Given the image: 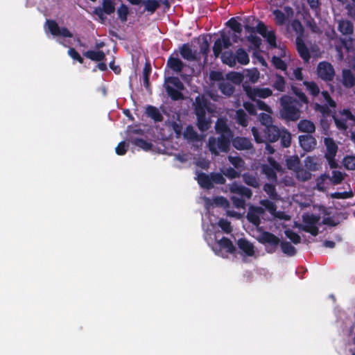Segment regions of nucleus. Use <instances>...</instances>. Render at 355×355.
I'll list each match as a JSON object with an SVG mask.
<instances>
[{
	"label": "nucleus",
	"instance_id": "obj_14",
	"mask_svg": "<svg viewBox=\"0 0 355 355\" xmlns=\"http://www.w3.org/2000/svg\"><path fill=\"white\" fill-rule=\"evenodd\" d=\"M299 142L301 147L306 152H310L315 149L317 145V141L314 137L310 134L299 136Z\"/></svg>",
	"mask_w": 355,
	"mask_h": 355
},
{
	"label": "nucleus",
	"instance_id": "obj_24",
	"mask_svg": "<svg viewBox=\"0 0 355 355\" xmlns=\"http://www.w3.org/2000/svg\"><path fill=\"white\" fill-rule=\"evenodd\" d=\"M180 54L184 60L193 61L196 59L195 53L193 52L191 46L188 43L183 44L180 48Z\"/></svg>",
	"mask_w": 355,
	"mask_h": 355
},
{
	"label": "nucleus",
	"instance_id": "obj_1",
	"mask_svg": "<svg viewBox=\"0 0 355 355\" xmlns=\"http://www.w3.org/2000/svg\"><path fill=\"white\" fill-rule=\"evenodd\" d=\"M279 114L282 119L286 121H297L301 116L300 109L302 104L293 97L283 95L279 98Z\"/></svg>",
	"mask_w": 355,
	"mask_h": 355
},
{
	"label": "nucleus",
	"instance_id": "obj_63",
	"mask_svg": "<svg viewBox=\"0 0 355 355\" xmlns=\"http://www.w3.org/2000/svg\"><path fill=\"white\" fill-rule=\"evenodd\" d=\"M218 224L225 233L229 234L232 231L230 222L226 219H220Z\"/></svg>",
	"mask_w": 355,
	"mask_h": 355
},
{
	"label": "nucleus",
	"instance_id": "obj_27",
	"mask_svg": "<svg viewBox=\"0 0 355 355\" xmlns=\"http://www.w3.org/2000/svg\"><path fill=\"white\" fill-rule=\"evenodd\" d=\"M235 60L242 65H246L250 62V58L248 53L243 48H239L236 51Z\"/></svg>",
	"mask_w": 355,
	"mask_h": 355
},
{
	"label": "nucleus",
	"instance_id": "obj_42",
	"mask_svg": "<svg viewBox=\"0 0 355 355\" xmlns=\"http://www.w3.org/2000/svg\"><path fill=\"white\" fill-rule=\"evenodd\" d=\"M236 119L237 123L243 127L248 125V121L245 111L240 109L236 112Z\"/></svg>",
	"mask_w": 355,
	"mask_h": 355
},
{
	"label": "nucleus",
	"instance_id": "obj_62",
	"mask_svg": "<svg viewBox=\"0 0 355 355\" xmlns=\"http://www.w3.org/2000/svg\"><path fill=\"white\" fill-rule=\"evenodd\" d=\"M301 228L303 231L310 233L313 236H316L319 234V229L316 225H303Z\"/></svg>",
	"mask_w": 355,
	"mask_h": 355
},
{
	"label": "nucleus",
	"instance_id": "obj_48",
	"mask_svg": "<svg viewBox=\"0 0 355 355\" xmlns=\"http://www.w3.org/2000/svg\"><path fill=\"white\" fill-rule=\"evenodd\" d=\"M102 10L107 15H111L114 12L115 7L112 0H103Z\"/></svg>",
	"mask_w": 355,
	"mask_h": 355
},
{
	"label": "nucleus",
	"instance_id": "obj_25",
	"mask_svg": "<svg viewBox=\"0 0 355 355\" xmlns=\"http://www.w3.org/2000/svg\"><path fill=\"white\" fill-rule=\"evenodd\" d=\"M217 243L220 249L225 250V251L230 254H234L236 251V248L232 241L225 236L217 241Z\"/></svg>",
	"mask_w": 355,
	"mask_h": 355
},
{
	"label": "nucleus",
	"instance_id": "obj_35",
	"mask_svg": "<svg viewBox=\"0 0 355 355\" xmlns=\"http://www.w3.org/2000/svg\"><path fill=\"white\" fill-rule=\"evenodd\" d=\"M272 87L275 89H277L279 92H284L286 87V81L282 75L276 73L275 80L272 84Z\"/></svg>",
	"mask_w": 355,
	"mask_h": 355
},
{
	"label": "nucleus",
	"instance_id": "obj_46",
	"mask_svg": "<svg viewBox=\"0 0 355 355\" xmlns=\"http://www.w3.org/2000/svg\"><path fill=\"white\" fill-rule=\"evenodd\" d=\"M291 89L293 94L298 97L300 102L304 104L309 103V99L305 95V94L298 87L295 85H291Z\"/></svg>",
	"mask_w": 355,
	"mask_h": 355
},
{
	"label": "nucleus",
	"instance_id": "obj_34",
	"mask_svg": "<svg viewBox=\"0 0 355 355\" xmlns=\"http://www.w3.org/2000/svg\"><path fill=\"white\" fill-rule=\"evenodd\" d=\"M263 189L271 200H277L279 199V195L277 192L275 185L270 183H266L263 185Z\"/></svg>",
	"mask_w": 355,
	"mask_h": 355
},
{
	"label": "nucleus",
	"instance_id": "obj_28",
	"mask_svg": "<svg viewBox=\"0 0 355 355\" xmlns=\"http://www.w3.org/2000/svg\"><path fill=\"white\" fill-rule=\"evenodd\" d=\"M215 129L216 132L220 134V135H232V132L228 127L226 121L223 119H219L217 120L215 125Z\"/></svg>",
	"mask_w": 355,
	"mask_h": 355
},
{
	"label": "nucleus",
	"instance_id": "obj_54",
	"mask_svg": "<svg viewBox=\"0 0 355 355\" xmlns=\"http://www.w3.org/2000/svg\"><path fill=\"white\" fill-rule=\"evenodd\" d=\"M331 198L334 199H347L354 196V193L352 190L344 192H334L330 195Z\"/></svg>",
	"mask_w": 355,
	"mask_h": 355
},
{
	"label": "nucleus",
	"instance_id": "obj_61",
	"mask_svg": "<svg viewBox=\"0 0 355 355\" xmlns=\"http://www.w3.org/2000/svg\"><path fill=\"white\" fill-rule=\"evenodd\" d=\"M223 173L225 176L227 177L230 179H234L236 178H239L241 175V173L235 170L232 167H228L225 168L223 171Z\"/></svg>",
	"mask_w": 355,
	"mask_h": 355
},
{
	"label": "nucleus",
	"instance_id": "obj_44",
	"mask_svg": "<svg viewBox=\"0 0 355 355\" xmlns=\"http://www.w3.org/2000/svg\"><path fill=\"white\" fill-rule=\"evenodd\" d=\"M143 3L145 6V10L150 12L151 14L154 13L159 7V3L157 0H146L143 1Z\"/></svg>",
	"mask_w": 355,
	"mask_h": 355
},
{
	"label": "nucleus",
	"instance_id": "obj_22",
	"mask_svg": "<svg viewBox=\"0 0 355 355\" xmlns=\"http://www.w3.org/2000/svg\"><path fill=\"white\" fill-rule=\"evenodd\" d=\"M326 146V152L324 156H336L338 147L333 138L326 137L324 139Z\"/></svg>",
	"mask_w": 355,
	"mask_h": 355
},
{
	"label": "nucleus",
	"instance_id": "obj_50",
	"mask_svg": "<svg viewBox=\"0 0 355 355\" xmlns=\"http://www.w3.org/2000/svg\"><path fill=\"white\" fill-rule=\"evenodd\" d=\"M263 37L266 40L270 48L274 49L277 47V37L274 31H269Z\"/></svg>",
	"mask_w": 355,
	"mask_h": 355
},
{
	"label": "nucleus",
	"instance_id": "obj_53",
	"mask_svg": "<svg viewBox=\"0 0 355 355\" xmlns=\"http://www.w3.org/2000/svg\"><path fill=\"white\" fill-rule=\"evenodd\" d=\"M210 50V44L209 42L206 37H204L202 38V42L200 44V51L202 54V55L205 57V58H207L208 56L209 52Z\"/></svg>",
	"mask_w": 355,
	"mask_h": 355
},
{
	"label": "nucleus",
	"instance_id": "obj_12",
	"mask_svg": "<svg viewBox=\"0 0 355 355\" xmlns=\"http://www.w3.org/2000/svg\"><path fill=\"white\" fill-rule=\"evenodd\" d=\"M166 67L171 69L173 72L180 73L184 67V64L178 58V53L174 52L168 58Z\"/></svg>",
	"mask_w": 355,
	"mask_h": 355
},
{
	"label": "nucleus",
	"instance_id": "obj_37",
	"mask_svg": "<svg viewBox=\"0 0 355 355\" xmlns=\"http://www.w3.org/2000/svg\"><path fill=\"white\" fill-rule=\"evenodd\" d=\"M218 87L221 93L227 96H232L235 90L234 87L229 82L220 83Z\"/></svg>",
	"mask_w": 355,
	"mask_h": 355
},
{
	"label": "nucleus",
	"instance_id": "obj_29",
	"mask_svg": "<svg viewBox=\"0 0 355 355\" xmlns=\"http://www.w3.org/2000/svg\"><path fill=\"white\" fill-rule=\"evenodd\" d=\"M84 56L91 60L96 62H101L105 59V54L102 51H92L89 50L83 53Z\"/></svg>",
	"mask_w": 355,
	"mask_h": 355
},
{
	"label": "nucleus",
	"instance_id": "obj_26",
	"mask_svg": "<svg viewBox=\"0 0 355 355\" xmlns=\"http://www.w3.org/2000/svg\"><path fill=\"white\" fill-rule=\"evenodd\" d=\"M146 115L155 122H162L164 117L157 107L153 105H148L146 109Z\"/></svg>",
	"mask_w": 355,
	"mask_h": 355
},
{
	"label": "nucleus",
	"instance_id": "obj_23",
	"mask_svg": "<svg viewBox=\"0 0 355 355\" xmlns=\"http://www.w3.org/2000/svg\"><path fill=\"white\" fill-rule=\"evenodd\" d=\"M297 128L300 132L307 134H311L315 131V124L308 119L300 120L297 124Z\"/></svg>",
	"mask_w": 355,
	"mask_h": 355
},
{
	"label": "nucleus",
	"instance_id": "obj_16",
	"mask_svg": "<svg viewBox=\"0 0 355 355\" xmlns=\"http://www.w3.org/2000/svg\"><path fill=\"white\" fill-rule=\"evenodd\" d=\"M295 43L299 55L305 62H308L310 60L311 54L304 40L300 37H297Z\"/></svg>",
	"mask_w": 355,
	"mask_h": 355
},
{
	"label": "nucleus",
	"instance_id": "obj_7",
	"mask_svg": "<svg viewBox=\"0 0 355 355\" xmlns=\"http://www.w3.org/2000/svg\"><path fill=\"white\" fill-rule=\"evenodd\" d=\"M252 132L254 137V139L257 143H262L266 141L273 143L279 139L282 130H279L277 126L274 125L265 128L263 130L265 140L259 137L258 130L256 129V128H252Z\"/></svg>",
	"mask_w": 355,
	"mask_h": 355
},
{
	"label": "nucleus",
	"instance_id": "obj_36",
	"mask_svg": "<svg viewBox=\"0 0 355 355\" xmlns=\"http://www.w3.org/2000/svg\"><path fill=\"white\" fill-rule=\"evenodd\" d=\"M303 84L304 86H306V89L309 91L311 95H312L313 97L318 96L320 94V88L315 82L305 80L303 82Z\"/></svg>",
	"mask_w": 355,
	"mask_h": 355
},
{
	"label": "nucleus",
	"instance_id": "obj_30",
	"mask_svg": "<svg viewBox=\"0 0 355 355\" xmlns=\"http://www.w3.org/2000/svg\"><path fill=\"white\" fill-rule=\"evenodd\" d=\"M279 245L283 253H284L287 256L293 257L297 253L296 248L293 245H292L291 243L288 241H281Z\"/></svg>",
	"mask_w": 355,
	"mask_h": 355
},
{
	"label": "nucleus",
	"instance_id": "obj_17",
	"mask_svg": "<svg viewBox=\"0 0 355 355\" xmlns=\"http://www.w3.org/2000/svg\"><path fill=\"white\" fill-rule=\"evenodd\" d=\"M338 31L344 36L349 37L354 33V24L347 19H341L338 21Z\"/></svg>",
	"mask_w": 355,
	"mask_h": 355
},
{
	"label": "nucleus",
	"instance_id": "obj_45",
	"mask_svg": "<svg viewBox=\"0 0 355 355\" xmlns=\"http://www.w3.org/2000/svg\"><path fill=\"white\" fill-rule=\"evenodd\" d=\"M133 144L143 150L148 151L152 149L153 144L141 138H136L133 141Z\"/></svg>",
	"mask_w": 355,
	"mask_h": 355
},
{
	"label": "nucleus",
	"instance_id": "obj_19",
	"mask_svg": "<svg viewBox=\"0 0 355 355\" xmlns=\"http://www.w3.org/2000/svg\"><path fill=\"white\" fill-rule=\"evenodd\" d=\"M230 190L231 193L240 195L247 199H250L252 196V191L250 189L236 183L232 184Z\"/></svg>",
	"mask_w": 355,
	"mask_h": 355
},
{
	"label": "nucleus",
	"instance_id": "obj_2",
	"mask_svg": "<svg viewBox=\"0 0 355 355\" xmlns=\"http://www.w3.org/2000/svg\"><path fill=\"white\" fill-rule=\"evenodd\" d=\"M197 181L202 188L211 189L214 184H224L226 182V179L223 173L212 172L210 174H207L200 172L198 174Z\"/></svg>",
	"mask_w": 355,
	"mask_h": 355
},
{
	"label": "nucleus",
	"instance_id": "obj_51",
	"mask_svg": "<svg viewBox=\"0 0 355 355\" xmlns=\"http://www.w3.org/2000/svg\"><path fill=\"white\" fill-rule=\"evenodd\" d=\"M329 178L330 179L331 183L334 185H337V184H340L343 182V180L345 178V176H344L343 173L342 172H340V171H333L332 176L331 178L329 177Z\"/></svg>",
	"mask_w": 355,
	"mask_h": 355
},
{
	"label": "nucleus",
	"instance_id": "obj_33",
	"mask_svg": "<svg viewBox=\"0 0 355 355\" xmlns=\"http://www.w3.org/2000/svg\"><path fill=\"white\" fill-rule=\"evenodd\" d=\"M197 118V127L201 132H205L211 126L210 120L206 118V115L198 116Z\"/></svg>",
	"mask_w": 355,
	"mask_h": 355
},
{
	"label": "nucleus",
	"instance_id": "obj_59",
	"mask_svg": "<svg viewBox=\"0 0 355 355\" xmlns=\"http://www.w3.org/2000/svg\"><path fill=\"white\" fill-rule=\"evenodd\" d=\"M223 48H224V46L220 40V38L219 37L215 40L212 48L214 55L216 58L219 57L223 53Z\"/></svg>",
	"mask_w": 355,
	"mask_h": 355
},
{
	"label": "nucleus",
	"instance_id": "obj_32",
	"mask_svg": "<svg viewBox=\"0 0 355 355\" xmlns=\"http://www.w3.org/2000/svg\"><path fill=\"white\" fill-rule=\"evenodd\" d=\"M243 182L248 186L253 188L259 187V181L258 178L252 174L245 173L243 175Z\"/></svg>",
	"mask_w": 355,
	"mask_h": 355
},
{
	"label": "nucleus",
	"instance_id": "obj_47",
	"mask_svg": "<svg viewBox=\"0 0 355 355\" xmlns=\"http://www.w3.org/2000/svg\"><path fill=\"white\" fill-rule=\"evenodd\" d=\"M302 220L304 225H317L320 220V216L314 214H304L302 216Z\"/></svg>",
	"mask_w": 355,
	"mask_h": 355
},
{
	"label": "nucleus",
	"instance_id": "obj_60",
	"mask_svg": "<svg viewBox=\"0 0 355 355\" xmlns=\"http://www.w3.org/2000/svg\"><path fill=\"white\" fill-rule=\"evenodd\" d=\"M285 235L286 236L287 238H288L295 245L299 244L301 242L300 236L297 233H296L292 230H286Z\"/></svg>",
	"mask_w": 355,
	"mask_h": 355
},
{
	"label": "nucleus",
	"instance_id": "obj_39",
	"mask_svg": "<svg viewBox=\"0 0 355 355\" xmlns=\"http://www.w3.org/2000/svg\"><path fill=\"white\" fill-rule=\"evenodd\" d=\"M226 25L236 33L240 34L242 32V25L241 23L237 21L235 17L230 18L227 21Z\"/></svg>",
	"mask_w": 355,
	"mask_h": 355
},
{
	"label": "nucleus",
	"instance_id": "obj_38",
	"mask_svg": "<svg viewBox=\"0 0 355 355\" xmlns=\"http://www.w3.org/2000/svg\"><path fill=\"white\" fill-rule=\"evenodd\" d=\"M271 62L277 69H280L284 71L287 69L288 66L286 62L278 56L273 55L271 58Z\"/></svg>",
	"mask_w": 355,
	"mask_h": 355
},
{
	"label": "nucleus",
	"instance_id": "obj_40",
	"mask_svg": "<svg viewBox=\"0 0 355 355\" xmlns=\"http://www.w3.org/2000/svg\"><path fill=\"white\" fill-rule=\"evenodd\" d=\"M228 161L234 166L236 169H242L245 166L244 160L239 156H228Z\"/></svg>",
	"mask_w": 355,
	"mask_h": 355
},
{
	"label": "nucleus",
	"instance_id": "obj_10",
	"mask_svg": "<svg viewBox=\"0 0 355 355\" xmlns=\"http://www.w3.org/2000/svg\"><path fill=\"white\" fill-rule=\"evenodd\" d=\"M46 24L48 26V29L51 35L54 36H62L63 37L71 38L73 37V34L66 27L60 28L58 23L53 19H46Z\"/></svg>",
	"mask_w": 355,
	"mask_h": 355
},
{
	"label": "nucleus",
	"instance_id": "obj_8",
	"mask_svg": "<svg viewBox=\"0 0 355 355\" xmlns=\"http://www.w3.org/2000/svg\"><path fill=\"white\" fill-rule=\"evenodd\" d=\"M243 90L246 95L252 101H255L257 97L261 98H268L272 94V91L268 87L260 88L251 86H243Z\"/></svg>",
	"mask_w": 355,
	"mask_h": 355
},
{
	"label": "nucleus",
	"instance_id": "obj_9",
	"mask_svg": "<svg viewBox=\"0 0 355 355\" xmlns=\"http://www.w3.org/2000/svg\"><path fill=\"white\" fill-rule=\"evenodd\" d=\"M317 74L319 78L324 81H332L335 76V70L331 63L322 61L318 64Z\"/></svg>",
	"mask_w": 355,
	"mask_h": 355
},
{
	"label": "nucleus",
	"instance_id": "obj_52",
	"mask_svg": "<svg viewBox=\"0 0 355 355\" xmlns=\"http://www.w3.org/2000/svg\"><path fill=\"white\" fill-rule=\"evenodd\" d=\"M340 114L342 117H343L347 121H351L350 125H355V116L352 113L349 109L344 108L343 110L340 111Z\"/></svg>",
	"mask_w": 355,
	"mask_h": 355
},
{
	"label": "nucleus",
	"instance_id": "obj_5",
	"mask_svg": "<svg viewBox=\"0 0 355 355\" xmlns=\"http://www.w3.org/2000/svg\"><path fill=\"white\" fill-rule=\"evenodd\" d=\"M259 243L266 247L268 253L272 254L275 252L280 243V239L272 232L263 230L257 237Z\"/></svg>",
	"mask_w": 355,
	"mask_h": 355
},
{
	"label": "nucleus",
	"instance_id": "obj_4",
	"mask_svg": "<svg viewBox=\"0 0 355 355\" xmlns=\"http://www.w3.org/2000/svg\"><path fill=\"white\" fill-rule=\"evenodd\" d=\"M165 83L172 85H167L165 87L166 92L168 96L173 101H180L184 99V95L181 92L184 89V84L178 77L169 76L165 79Z\"/></svg>",
	"mask_w": 355,
	"mask_h": 355
},
{
	"label": "nucleus",
	"instance_id": "obj_41",
	"mask_svg": "<svg viewBox=\"0 0 355 355\" xmlns=\"http://www.w3.org/2000/svg\"><path fill=\"white\" fill-rule=\"evenodd\" d=\"M281 144L283 147L288 148L291 146V133L285 129H283L279 137Z\"/></svg>",
	"mask_w": 355,
	"mask_h": 355
},
{
	"label": "nucleus",
	"instance_id": "obj_21",
	"mask_svg": "<svg viewBox=\"0 0 355 355\" xmlns=\"http://www.w3.org/2000/svg\"><path fill=\"white\" fill-rule=\"evenodd\" d=\"M342 84L345 88H352L355 86V75L350 69H344L342 71Z\"/></svg>",
	"mask_w": 355,
	"mask_h": 355
},
{
	"label": "nucleus",
	"instance_id": "obj_6",
	"mask_svg": "<svg viewBox=\"0 0 355 355\" xmlns=\"http://www.w3.org/2000/svg\"><path fill=\"white\" fill-rule=\"evenodd\" d=\"M333 35L334 36L331 37V40L334 42L338 59L343 60L344 59L343 49H345L347 53L353 50V40L350 37L348 38L342 37L338 35L334 31H333Z\"/></svg>",
	"mask_w": 355,
	"mask_h": 355
},
{
	"label": "nucleus",
	"instance_id": "obj_57",
	"mask_svg": "<svg viewBox=\"0 0 355 355\" xmlns=\"http://www.w3.org/2000/svg\"><path fill=\"white\" fill-rule=\"evenodd\" d=\"M262 172L264 173L268 179L277 180V173L275 170L267 164L262 166Z\"/></svg>",
	"mask_w": 355,
	"mask_h": 355
},
{
	"label": "nucleus",
	"instance_id": "obj_13",
	"mask_svg": "<svg viewBox=\"0 0 355 355\" xmlns=\"http://www.w3.org/2000/svg\"><path fill=\"white\" fill-rule=\"evenodd\" d=\"M264 213L261 207L250 206L246 215L247 220L255 226L261 223L260 215Z\"/></svg>",
	"mask_w": 355,
	"mask_h": 355
},
{
	"label": "nucleus",
	"instance_id": "obj_56",
	"mask_svg": "<svg viewBox=\"0 0 355 355\" xmlns=\"http://www.w3.org/2000/svg\"><path fill=\"white\" fill-rule=\"evenodd\" d=\"M184 137L193 141L198 139V135L191 125H188L184 130Z\"/></svg>",
	"mask_w": 355,
	"mask_h": 355
},
{
	"label": "nucleus",
	"instance_id": "obj_18",
	"mask_svg": "<svg viewBox=\"0 0 355 355\" xmlns=\"http://www.w3.org/2000/svg\"><path fill=\"white\" fill-rule=\"evenodd\" d=\"M232 145L236 149L239 150H250L253 147L251 141L243 137H236L233 139Z\"/></svg>",
	"mask_w": 355,
	"mask_h": 355
},
{
	"label": "nucleus",
	"instance_id": "obj_20",
	"mask_svg": "<svg viewBox=\"0 0 355 355\" xmlns=\"http://www.w3.org/2000/svg\"><path fill=\"white\" fill-rule=\"evenodd\" d=\"M237 245L245 255L248 257H252L254 254V247L253 244L246 239H239L237 241Z\"/></svg>",
	"mask_w": 355,
	"mask_h": 355
},
{
	"label": "nucleus",
	"instance_id": "obj_43",
	"mask_svg": "<svg viewBox=\"0 0 355 355\" xmlns=\"http://www.w3.org/2000/svg\"><path fill=\"white\" fill-rule=\"evenodd\" d=\"M291 27L293 31H295L297 35V37H300V38H302L304 33V28L300 21L296 19L293 20L291 22Z\"/></svg>",
	"mask_w": 355,
	"mask_h": 355
},
{
	"label": "nucleus",
	"instance_id": "obj_64",
	"mask_svg": "<svg viewBox=\"0 0 355 355\" xmlns=\"http://www.w3.org/2000/svg\"><path fill=\"white\" fill-rule=\"evenodd\" d=\"M259 120L265 128L272 125V119L271 116L266 113H261L259 115Z\"/></svg>",
	"mask_w": 355,
	"mask_h": 355
},
{
	"label": "nucleus",
	"instance_id": "obj_15",
	"mask_svg": "<svg viewBox=\"0 0 355 355\" xmlns=\"http://www.w3.org/2000/svg\"><path fill=\"white\" fill-rule=\"evenodd\" d=\"M194 113L196 116L206 115L208 109V101L204 96H198L195 98Z\"/></svg>",
	"mask_w": 355,
	"mask_h": 355
},
{
	"label": "nucleus",
	"instance_id": "obj_55",
	"mask_svg": "<svg viewBox=\"0 0 355 355\" xmlns=\"http://www.w3.org/2000/svg\"><path fill=\"white\" fill-rule=\"evenodd\" d=\"M343 165L347 170L355 169V156L347 155L343 159Z\"/></svg>",
	"mask_w": 355,
	"mask_h": 355
},
{
	"label": "nucleus",
	"instance_id": "obj_49",
	"mask_svg": "<svg viewBox=\"0 0 355 355\" xmlns=\"http://www.w3.org/2000/svg\"><path fill=\"white\" fill-rule=\"evenodd\" d=\"M333 119L335 123L336 128L342 131H346L348 129V125L347 124V121L343 118H338L336 115L333 116Z\"/></svg>",
	"mask_w": 355,
	"mask_h": 355
},
{
	"label": "nucleus",
	"instance_id": "obj_11",
	"mask_svg": "<svg viewBox=\"0 0 355 355\" xmlns=\"http://www.w3.org/2000/svg\"><path fill=\"white\" fill-rule=\"evenodd\" d=\"M285 13L279 9L272 11L275 17V21L277 26H283L286 24L289 17L293 15V10L291 7L286 6L284 7Z\"/></svg>",
	"mask_w": 355,
	"mask_h": 355
},
{
	"label": "nucleus",
	"instance_id": "obj_31",
	"mask_svg": "<svg viewBox=\"0 0 355 355\" xmlns=\"http://www.w3.org/2000/svg\"><path fill=\"white\" fill-rule=\"evenodd\" d=\"M221 60L223 63L227 64L230 67L236 65L235 55L231 51H226L220 55Z\"/></svg>",
	"mask_w": 355,
	"mask_h": 355
},
{
	"label": "nucleus",
	"instance_id": "obj_58",
	"mask_svg": "<svg viewBox=\"0 0 355 355\" xmlns=\"http://www.w3.org/2000/svg\"><path fill=\"white\" fill-rule=\"evenodd\" d=\"M129 13L128 8L125 4H121L117 10L119 18L121 21H126Z\"/></svg>",
	"mask_w": 355,
	"mask_h": 355
},
{
	"label": "nucleus",
	"instance_id": "obj_3",
	"mask_svg": "<svg viewBox=\"0 0 355 355\" xmlns=\"http://www.w3.org/2000/svg\"><path fill=\"white\" fill-rule=\"evenodd\" d=\"M232 135H220L217 139L214 137H209L208 141V148L211 154L217 156L219 151L227 153L230 147V139Z\"/></svg>",
	"mask_w": 355,
	"mask_h": 355
}]
</instances>
